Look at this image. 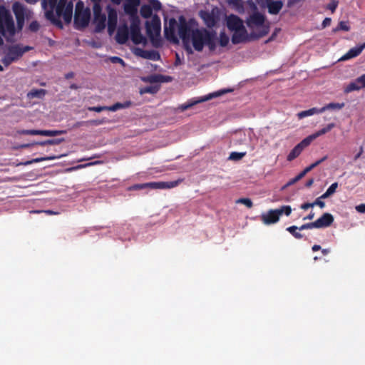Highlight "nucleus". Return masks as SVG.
<instances>
[{"label": "nucleus", "mask_w": 365, "mask_h": 365, "mask_svg": "<svg viewBox=\"0 0 365 365\" xmlns=\"http://www.w3.org/2000/svg\"><path fill=\"white\" fill-rule=\"evenodd\" d=\"M41 5L45 10L46 18L57 27L63 28V24L60 19L61 16L66 24L71 21L73 9L72 1L43 0Z\"/></svg>", "instance_id": "nucleus-1"}, {"label": "nucleus", "mask_w": 365, "mask_h": 365, "mask_svg": "<svg viewBox=\"0 0 365 365\" xmlns=\"http://www.w3.org/2000/svg\"><path fill=\"white\" fill-rule=\"evenodd\" d=\"M190 40L197 51H202L205 46L211 51L216 48V33L205 28L192 29Z\"/></svg>", "instance_id": "nucleus-2"}, {"label": "nucleus", "mask_w": 365, "mask_h": 365, "mask_svg": "<svg viewBox=\"0 0 365 365\" xmlns=\"http://www.w3.org/2000/svg\"><path fill=\"white\" fill-rule=\"evenodd\" d=\"M0 33L4 36L7 34L12 36L15 34L13 17L4 5H0Z\"/></svg>", "instance_id": "nucleus-3"}, {"label": "nucleus", "mask_w": 365, "mask_h": 365, "mask_svg": "<svg viewBox=\"0 0 365 365\" xmlns=\"http://www.w3.org/2000/svg\"><path fill=\"white\" fill-rule=\"evenodd\" d=\"M91 19V11L88 8H84L83 1H79L76 4L74 15V26L78 30L86 28Z\"/></svg>", "instance_id": "nucleus-4"}, {"label": "nucleus", "mask_w": 365, "mask_h": 365, "mask_svg": "<svg viewBox=\"0 0 365 365\" xmlns=\"http://www.w3.org/2000/svg\"><path fill=\"white\" fill-rule=\"evenodd\" d=\"M199 16L207 27L212 29L220 19V10L217 6L213 7L211 11L200 10Z\"/></svg>", "instance_id": "nucleus-5"}, {"label": "nucleus", "mask_w": 365, "mask_h": 365, "mask_svg": "<svg viewBox=\"0 0 365 365\" xmlns=\"http://www.w3.org/2000/svg\"><path fill=\"white\" fill-rule=\"evenodd\" d=\"M230 91H232L231 89L220 90L218 91L210 93L208 96H206L203 98H201L200 99H198L197 101L190 100L184 104L180 105L177 109L182 112V111H185V110L192 108L193 106H195L199 103H202V102L208 101L210 99H212V98L220 96H222L225 93H227L228 92H230Z\"/></svg>", "instance_id": "nucleus-6"}, {"label": "nucleus", "mask_w": 365, "mask_h": 365, "mask_svg": "<svg viewBox=\"0 0 365 365\" xmlns=\"http://www.w3.org/2000/svg\"><path fill=\"white\" fill-rule=\"evenodd\" d=\"M130 34L133 43L138 45L140 43H146V38L143 36L140 31V20L130 21Z\"/></svg>", "instance_id": "nucleus-7"}, {"label": "nucleus", "mask_w": 365, "mask_h": 365, "mask_svg": "<svg viewBox=\"0 0 365 365\" xmlns=\"http://www.w3.org/2000/svg\"><path fill=\"white\" fill-rule=\"evenodd\" d=\"M160 29H161V22L159 16L158 15H154L152 17L151 21H147L146 22V31L148 36L151 39L153 44L154 43V36H159L160 34Z\"/></svg>", "instance_id": "nucleus-8"}, {"label": "nucleus", "mask_w": 365, "mask_h": 365, "mask_svg": "<svg viewBox=\"0 0 365 365\" xmlns=\"http://www.w3.org/2000/svg\"><path fill=\"white\" fill-rule=\"evenodd\" d=\"M140 0H125L123 4L124 12L129 16V20L140 19L138 15V9L140 6Z\"/></svg>", "instance_id": "nucleus-9"}, {"label": "nucleus", "mask_w": 365, "mask_h": 365, "mask_svg": "<svg viewBox=\"0 0 365 365\" xmlns=\"http://www.w3.org/2000/svg\"><path fill=\"white\" fill-rule=\"evenodd\" d=\"M178 34L182 42L187 44L190 42L192 29L183 16L179 18Z\"/></svg>", "instance_id": "nucleus-10"}, {"label": "nucleus", "mask_w": 365, "mask_h": 365, "mask_svg": "<svg viewBox=\"0 0 365 365\" xmlns=\"http://www.w3.org/2000/svg\"><path fill=\"white\" fill-rule=\"evenodd\" d=\"M93 24H95V32L100 33L106 28V16L102 13V8L98 6L93 8Z\"/></svg>", "instance_id": "nucleus-11"}, {"label": "nucleus", "mask_w": 365, "mask_h": 365, "mask_svg": "<svg viewBox=\"0 0 365 365\" xmlns=\"http://www.w3.org/2000/svg\"><path fill=\"white\" fill-rule=\"evenodd\" d=\"M106 11L108 12V33L111 36L116 29L118 14L115 9L111 7L110 5L106 6Z\"/></svg>", "instance_id": "nucleus-12"}, {"label": "nucleus", "mask_w": 365, "mask_h": 365, "mask_svg": "<svg viewBox=\"0 0 365 365\" xmlns=\"http://www.w3.org/2000/svg\"><path fill=\"white\" fill-rule=\"evenodd\" d=\"M31 47L29 46H21L19 44L12 45L9 46L7 54L14 58V61L19 60L26 52L30 51Z\"/></svg>", "instance_id": "nucleus-13"}, {"label": "nucleus", "mask_w": 365, "mask_h": 365, "mask_svg": "<svg viewBox=\"0 0 365 365\" xmlns=\"http://www.w3.org/2000/svg\"><path fill=\"white\" fill-rule=\"evenodd\" d=\"M282 212H279L277 209L269 210L265 213L262 214L261 220L265 225H271L277 222L279 220Z\"/></svg>", "instance_id": "nucleus-14"}, {"label": "nucleus", "mask_w": 365, "mask_h": 365, "mask_svg": "<svg viewBox=\"0 0 365 365\" xmlns=\"http://www.w3.org/2000/svg\"><path fill=\"white\" fill-rule=\"evenodd\" d=\"M129 34L130 29L127 24L124 23L120 25L117 30L115 37L116 42L119 44H125L129 38Z\"/></svg>", "instance_id": "nucleus-15"}, {"label": "nucleus", "mask_w": 365, "mask_h": 365, "mask_svg": "<svg viewBox=\"0 0 365 365\" xmlns=\"http://www.w3.org/2000/svg\"><path fill=\"white\" fill-rule=\"evenodd\" d=\"M182 180L179 179L170 182H147L148 187L151 189H170L178 186Z\"/></svg>", "instance_id": "nucleus-16"}, {"label": "nucleus", "mask_w": 365, "mask_h": 365, "mask_svg": "<svg viewBox=\"0 0 365 365\" xmlns=\"http://www.w3.org/2000/svg\"><path fill=\"white\" fill-rule=\"evenodd\" d=\"M226 25L228 29L231 31L237 30L245 26L243 25L242 20L239 16L235 14H230L228 16H227Z\"/></svg>", "instance_id": "nucleus-17"}, {"label": "nucleus", "mask_w": 365, "mask_h": 365, "mask_svg": "<svg viewBox=\"0 0 365 365\" xmlns=\"http://www.w3.org/2000/svg\"><path fill=\"white\" fill-rule=\"evenodd\" d=\"M309 145L308 140L305 138L303 139L299 143H298L294 148L290 151L287 157L288 161H292L297 158L303 151V150Z\"/></svg>", "instance_id": "nucleus-18"}, {"label": "nucleus", "mask_w": 365, "mask_h": 365, "mask_svg": "<svg viewBox=\"0 0 365 365\" xmlns=\"http://www.w3.org/2000/svg\"><path fill=\"white\" fill-rule=\"evenodd\" d=\"M248 40L247 31L245 26L233 31L232 36V42L233 44H238L242 42H245Z\"/></svg>", "instance_id": "nucleus-19"}, {"label": "nucleus", "mask_w": 365, "mask_h": 365, "mask_svg": "<svg viewBox=\"0 0 365 365\" xmlns=\"http://www.w3.org/2000/svg\"><path fill=\"white\" fill-rule=\"evenodd\" d=\"M177 26V21L174 18H171L169 20V26H165L164 33L165 37L170 41L177 42L178 39L175 36V27Z\"/></svg>", "instance_id": "nucleus-20"}, {"label": "nucleus", "mask_w": 365, "mask_h": 365, "mask_svg": "<svg viewBox=\"0 0 365 365\" xmlns=\"http://www.w3.org/2000/svg\"><path fill=\"white\" fill-rule=\"evenodd\" d=\"M334 219L331 214L324 213L319 219L314 221L316 228H323L329 227L334 222Z\"/></svg>", "instance_id": "nucleus-21"}, {"label": "nucleus", "mask_w": 365, "mask_h": 365, "mask_svg": "<svg viewBox=\"0 0 365 365\" xmlns=\"http://www.w3.org/2000/svg\"><path fill=\"white\" fill-rule=\"evenodd\" d=\"M135 53L145 59L158 61L160 58V53L156 51H147L142 48H136Z\"/></svg>", "instance_id": "nucleus-22"}, {"label": "nucleus", "mask_w": 365, "mask_h": 365, "mask_svg": "<svg viewBox=\"0 0 365 365\" xmlns=\"http://www.w3.org/2000/svg\"><path fill=\"white\" fill-rule=\"evenodd\" d=\"M365 48V42L362 44L350 48L346 53H345L340 60L346 61L353 58H355L361 54L363 50Z\"/></svg>", "instance_id": "nucleus-23"}, {"label": "nucleus", "mask_w": 365, "mask_h": 365, "mask_svg": "<svg viewBox=\"0 0 365 365\" xmlns=\"http://www.w3.org/2000/svg\"><path fill=\"white\" fill-rule=\"evenodd\" d=\"M283 6V3L281 1L269 0L267 2L268 12L270 14H277Z\"/></svg>", "instance_id": "nucleus-24"}, {"label": "nucleus", "mask_w": 365, "mask_h": 365, "mask_svg": "<svg viewBox=\"0 0 365 365\" xmlns=\"http://www.w3.org/2000/svg\"><path fill=\"white\" fill-rule=\"evenodd\" d=\"M264 20L265 19L263 14L256 12L250 16L249 24H252L257 26H262Z\"/></svg>", "instance_id": "nucleus-25"}, {"label": "nucleus", "mask_w": 365, "mask_h": 365, "mask_svg": "<svg viewBox=\"0 0 365 365\" xmlns=\"http://www.w3.org/2000/svg\"><path fill=\"white\" fill-rule=\"evenodd\" d=\"M46 94V91L45 89H32L27 93V97L29 99H33L35 98H43Z\"/></svg>", "instance_id": "nucleus-26"}, {"label": "nucleus", "mask_w": 365, "mask_h": 365, "mask_svg": "<svg viewBox=\"0 0 365 365\" xmlns=\"http://www.w3.org/2000/svg\"><path fill=\"white\" fill-rule=\"evenodd\" d=\"M344 107V103H330L323 106L319 109V111L323 113L327 110H340Z\"/></svg>", "instance_id": "nucleus-27"}, {"label": "nucleus", "mask_w": 365, "mask_h": 365, "mask_svg": "<svg viewBox=\"0 0 365 365\" xmlns=\"http://www.w3.org/2000/svg\"><path fill=\"white\" fill-rule=\"evenodd\" d=\"M66 133L63 130H41V135L43 136H56Z\"/></svg>", "instance_id": "nucleus-28"}, {"label": "nucleus", "mask_w": 365, "mask_h": 365, "mask_svg": "<svg viewBox=\"0 0 365 365\" xmlns=\"http://www.w3.org/2000/svg\"><path fill=\"white\" fill-rule=\"evenodd\" d=\"M61 156L52 155V156L44 157V158H35V159H33L31 160L26 161L24 163H21L19 165H30L33 163H39V162L46 161V160H54L56 158H59Z\"/></svg>", "instance_id": "nucleus-29"}, {"label": "nucleus", "mask_w": 365, "mask_h": 365, "mask_svg": "<svg viewBox=\"0 0 365 365\" xmlns=\"http://www.w3.org/2000/svg\"><path fill=\"white\" fill-rule=\"evenodd\" d=\"M140 13L142 17L148 19L152 16V7L148 4H143L140 9Z\"/></svg>", "instance_id": "nucleus-30"}, {"label": "nucleus", "mask_w": 365, "mask_h": 365, "mask_svg": "<svg viewBox=\"0 0 365 365\" xmlns=\"http://www.w3.org/2000/svg\"><path fill=\"white\" fill-rule=\"evenodd\" d=\"M322 112L319 111V109L317 108H312L307 110H303L299 112L297 115L299 119L304 118L307 116L312 115L315 113H321Z\"/></svg>", "instance_id": "nucleus-31"}, {"label": "nucleus", "mask_w": 365, "mask_h": 365, "mask_svg": "<svg viewBox=\"0 0 365 365\" xmlns=\"http://www.w3.org/2000/svg\"><path fill=\"white\" fill-rule=\"evenodd\" d=\"M131 103L130 101H127L125 103H116L113 106H108V110L110 111H116L121 108H128L130 106Z\"/></svg>", "instance_id": "nucleus-32"}, {"label": "nucleus", "mask_w": 365, "mask_h": 365, "mask_svg": "<svg viewBox=\"0 0 365 365\" xmlns=\"http://www.w3.org/2000/svg\"><path fill=\"white\" fill-rule=\"evenodd\" d=\"M12 9H13V11L15 14V16L24 15V8L21 3L17 2V1L15 2L13 4Z\"/></svg>", "instance_id": "nucleus-33"}, {"label": "nucleus", "mask_w": 365, "mask_h": 365, "mask_svg": "<svg viewBox=\"0 0 365 365\" xmlns=\"http://www.w3.org/2000/svg\"><path fill=\"white\" fill-rule=\"evenodd\" d=\"M361 87L359 83L357 82V79H356L354 81L351 82L349 84L346 86V87L344 88V93H348L354 91H359Z\"/></svg>", "instance_id": "nucleus-34"}, {"label": "nucleus", "mask_w": 365, "mask_h": 365, "mask_svg": "<svg viewBox=\"0 0 365 365\" xmlns=\"http://www.w3.org/2000/svg\"><path fill=\"white\" fill-rule=\"evenodd\" d=\"M286 230L291 235H292L293 237H295L296 239L299 240V239L303 238V237H304V235L302 234H301L300 232H297V230H299V227L295 226V225H292V226L288 227Z\"/></svg>", "instance_id": "nucleus-35"}, {"label": "nucleus", "mask_w": 365, "mask_h": 365, "mask_svg": "<svg viewBox=\"0 0 365 365\" xmlns=\"http://www.w3.org/2000/svg\"><path fill=\"white\" fill-rule=\"evenodd\" d=\"M247 153L246 152H232L230 154V156L228 158V160H233V161H238L242 159L245 155Z\"/></svg>", "instance_id": "nucleus-36"}, {"label": "nucleus", "mask_w": 365, "mask_h": 365, "mask_svg": "<svg viewBox=\"0 0 365 365\" xmlns=\"http://www.w3.org/2000/svg\"><path fill=\"white\" fill-rule=\"evenodd\" d=\"M327 158V156H324L322 158L319 159V160L314 162V163L311 164L310 165L307 166L302 170L304 173L306 175L309 172H310L312 170H313L314 168L318 166L319 164H321L322 162L326 160Z\"/></svg>", "instance_id": "nucleus-37"}, {"label": "nucleus", "mask_w": 365, "mask_h": 365, "mask_svg": "<svg viewBox=\"0 0 365 365\" xmlns=\"http://www.w3.org/2000/svg\"><path fill=\"white\" fill-rule=\"evenodd\" d=\"M229 36L225 32H220L219 43L222 47L226 46L229 43Z\"/></svg>", "instance_id": "nucleus-38"}, {"label": "nucleus", "mask_w": 365, "mask_h": 365, "mask_svg": "<svg viewBox=\"0 0 365 365\" xmlns=\"http://www.w3.org/2000/svg\"><path fill=\"white\" fill-rule=\"evenodd\" d=\"M340 30L344 31H349L350 30V26L347 21H339L338 26L334 29V31H338Z\"/></svg>", "instance_id": "nucleus-39"}, {"label": "nucleus", "mask_w": 365, "mask_h": 365, "mask_svg": "<svg viewBox=\"0 0 365 365\" xmlns=\"http://www.w3.org/2000/svg\"><path fill=\"white\" fill-rule=\"evenodd\" d=\"M165 78V76L163 75H151L148 76V79L150 83H158L163 82V79Z\"/></svg>", "instance_id": "nucleus-40"}, {"label": "nucleus", "mask_w": 365, "mask_h": 365, "mask_svg": "<svg viewBox=\"0 0 365 365\" xmlns=\"http://www.w3.org/2000/svg\"><path fill=\"white\" fill-rule=\"evenodd\" d=\"M21 135H41V130H21L18 131Z\"/></svg>", "instance_id": "nucleus-41"}, {"label": "nucleus", "mask_w": 365, "mask_h": 365, "mask_svg": "<svg viewBox=\"0 0 365 365\" xmlns=\"http://www.w3.org/2000/svg\"><path fill=\"white\" fill-rule=\"evenodd\" d=\"M322 135H324V134L320 129L318 131L315 132L314 133L307 136V138H305V139L307 140H308V143L310 144L314 139H316L317 138H318Z\"/></svg>", "instance_id": "nucleus-42"}, {"label": "nucleus", "mask_w": 365, "mask_h": 365, "mask_svg": "<svg viewBox=\"0 0 365 365\" xmlns=\"http://www.w3.org/2000/svg\"><path fill=\"white\" fill-rule=\"evenodd\" d=\"M236 203L243 204L248 208H251L253 205V203L250 198H240L236 200Z\"/></svg>", "instance_id": "nucleus-43"}, {"label": "nucleus", "mask_w": 365, "mask_h": 365, "mask_svg": "<svg viewBox=\"0 0 365 365\" xmlns=\"http://www.w3.org/2000/svg\"><path fill=\"white\" fill-rule=\"evenodd\" d=\"M150 6L152 7V10L154 9L158 11L162 9V4L158 0H150Z\"/></svg>", "instance_id": "nucleus-44"}, {"label": "nucleus", "mask_w": 365, "mask_h": 365, "mask_svg": "<svg viewBox=\"0 0 365 365\" xmlns=\"http://www.w3.org/2000/svg\"><path fill=\"white\" fill-rule=\"evenodd\" d=\"M277 210L282 212V215L285 214L286 216H289L292 212V208L289 205H283Z\"/></svg>", "instance_id": "nucleus-45"}, {"label": "nucleus", "mask_w": 365, "mask_h": 365, "mask_svg": "<svg viewBox=\"0 0 365 365\" xmlns=\"http://www.w3.org/2000/svg\"><path fill=\"white\" fill-rule=\"evenodd\" d=\"M304 175H305V174L304 173L303 171H302L296 177H294V178L291 179L287 182V185H293V184L296 183L297 182L300 180L303 177H304Z\"/></svg>", "instance_id": "nucleus-46"}, {"label": "nucleus", "mask_w": 365, "mask_h": 365, "mask_svg": "<svg viewBox=\"0 0 365 365\" xmlns=\"http://www.w3.org/2000/svg\"><path fill=\"white\" fill-rule=\"evenodd\" d=\"M338 1H336V0H331L327 6V9L330 10L331 11V13H334L337 6H338Z\"/></svg>", "instance_id": "nucleus-47"}, {"label": "nucleus", "mask_w": 365, "mask_h": 365, "mask_svg": "<svg viewBox=\"0 0 365 365\" xmlns=\"http://www.w3.org/2000/svg\"><path fill=\"white\" fill-rule=\"evenodd\" d=\"M1 62L5 66H9L10 64L14 62V58H11L7 53H6L4 57L2 58Z\"/></svg>", "instance_id": "nucleus-48"}, {"label": "nucleus", "mask_w": 365, "mask_h": 365, "mask_svg": "<svg viewBox=\"0 0 365 365\" xmlns=\"http://www.w3.org/2000/svg\"><path fill=\"white\" fill-rule=\"evenodd\" d=\"M313 228H316V225H315L314 222L302 225L301 227H299V230L302 231L304 230L313 229Z\"/></svg>", "instance_id": "nucleus-49"}, {"label": "nucleus", "mask_w": 365, "mask_h": 365, "mask_svg": "<svg viewBox=\"0 0 365 365\" xmlns=\"http://www.w3.org/2000/svg\"><path fill=\"white\" fill-rule=\"evenodd\" d=\"M145 188H148L147 182L142 183V184L133 185V186L129 187V190H142V189H145Z\"/></svg>", "instance_id": "nucleus-50"}, {"label": "nucleus", "mask_w": 365, "mask_h": 365, "mask_svg": "<svg viewBox=\"0 0 365 365\" xmlns=\"http://www.w3.org/2000/svg\"><path fill=\"white\" fill-rule=\"evenodd\" d=\"M88 110L99 113L103 110H108V106H92L88 107Z\"/></svg>", "instance_id": "nucleus-51"}, {"label": "nucleus", "mask_w": 365, "mask_h": 365, "mask_svg": "<svg viewBox=\"0 0 365 365\" xmlns=\"http://www.w3.org/2000/svg\"><path fill=\"white\" fill-rule=\"evenodd\" d=\"M338 185V182H334L329 186L327 191L331 195L336 192Z\"/></svg>", "instance_id": "nucleus-52"}, {"label": "nucleus", "mask_w": 365, "mask_h": 365, "mask_svg": "<svg viewBox=\"0 0 365 365\" xmlns=\"http://www.w3.org/2000/svg\"><path fill=\"white\" fill-rule=\"evenodd\" d=\"M319 197H317L314 202H312L313 207L315 205L319 206L320 208H324L325 207V202L322 200Z\"/></svg>", "instance_id": "nucleus-53"}, {"label": "nucleus", "mask_w": 365, "mask_h": 365, "mask_svg": "<svg viewBox=\"0 0 365 365\" xmlns=\"http://www.w3.org/2000/svg\"><path fill=\"white\" fill-rule=\"evenodd\" d=\"M24 18H25V15H23V16H16V21H17V25L21 29L24 24Z\"/></svg>", "instance_id": "nucleus-54"}, {"label": "nucleus", "mask_w": 365, "mask_h": 365, "mask_svg": "<svg viewBox=\"0 0 365 365\" xmlns=\"http://www.w3.org/2000/svg\"><path fill=\"white\" fill-rule=\"evenodd\" d=\"M63 141L64 138L47 140V143H48V145H58Z\"/></svg>", "instance_id": "nucleus-55"}, {"label": "nucleus", "mask_w": 365, "mask_h": 365, "mask_svg": "<svg viewBox=\"0 0 365 365\" xmlns=\"http://www.w3.org/2000/svg\"><path fill=\"white\" fill-rule=\"evenodd\" d=\"M356 79L361 88H365V73L358 77Z\"/></svg>", "instance_id": "nucleus-56"}, {"label": "nucleus", "mask_w": 365, "mask_h": 365, "mask_svg": "<svg viewBox=\"0 0 365 365\" xmlns=\"http://www.w3.org/2000/svg\"><path fill=\"white\" fill-rule=\"evenodd\" d=\"M335 127V124L331 123L328 124L326 127L322 128V131L324 134H326L327 133L329 132L332 128Z\"/></svg>", "instance_id": "nucleus-57"}, {"label": "nucleus", "mask_w": 365, "mask_h": 365, "mask_svg": "<svg viewBox=\"0 0 365 365\" xmlns=\"http://www.w3.org/2000/svg\"><path fill=\"white\" fill-rule=\"evenodd\" d=\"M88 125H98L104 123V120H88Z\"/></svg>", "instance_id": "nucleus-58"}, {"label": "nucleus", "mask_w": 365, "mask_h": 365, "mask_svg": "<svg viewBox=\"0 0 365 365\" xmlns=\"http://www.w3.org/2000/svg\"><path fill=\"white\" fill-rule=\"evenodd\" d=\"M110 61L112 63H121V64H124V61L123 60L120 58V57H118V56H113V57H111L110 58Z\"/></svg>", "instance_id": "nucleus-59"}, {"label": "nucleus", "mask_w": 365, "mask_h": 365, "mask_svg": "<svg viewBox=\"0 0 365 365\" xmlns=\"http://www.w3.org/2000/svg\"><path fill=\"white\" fill-rule=\"evenodd\" d=\"M356 210L359 213H365V204L362 203L355 207Z\"/></svg>", "instance_id": "nucleus-60"}, {"label": "nucleus", "mask_w": 365, "mask_h": 365, "mask_svg": "<svg viewBox=\"0 0 365 365\" xmlns=\"http://www.w3.org/2000/svg\"><path fill=\"white\" fill-rule=\"evenodd\" d=\"M156 92V89L152 86H148L144 88V91H141V93H155Z\"/></svg>", "instance_id": "nucleus-61"}, {"label": "nucleus", "mask_w": 365, "mask_h": 365, "mask_svg": "<svg viewBox=\"0 0 365 365\" xmlns=\"http://www.w3.org/2000/svg\"><path fill=\"white\" fill-rule=\"evenodd\" d=\"M39 25L36 21H33L30 24L29 28L31 31H36L38 29Z\"/></svg>", "instance_id": "nucleus-62"}, {"label": "nucleus", "mask_w": 365, "mask_h": 365, "mask_svg": "<svg viewBox=\"0 0 365 365\" xmlns=\"http://www.w3.org/2000/svg\"><path fill=\"white\" fill-rule=\"evenodd\" d=\"M331 18L327 17L324 19L322 21V28H326L327 26H329L331 24Z\"/></svg>", "instance_id": "nucleus-63"}, {"label": "nucleus", "mask_w": 365, "mask_h": 365, "mask_svg": "<svg viewBox=\"0 0 365 365\" xmlns=\"http://www.w3.org/2000/svg\"><path fill=\"white\" fill-rule=\"evenodd\" d=\"M363 153H364V148H363V146H361L359 148V152L354 155V160L355 161L357 160L359 158H361V156L363 154Z\"/></svg>", "instance_id": "nucleus-64"}]
</instances>
